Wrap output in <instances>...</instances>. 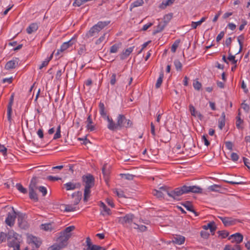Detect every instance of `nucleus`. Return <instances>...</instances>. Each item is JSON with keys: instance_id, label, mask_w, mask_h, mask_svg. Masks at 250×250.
Returning a JSON list of instances; mask_svg holds the SVG:
<instances>
[{"instance_id": "obj_1", "label": "nucleus", "mask_w": 250, "mask_h": 250, "mask_svg": "<svg viewBox=\"0 0 250 250\" xmlns=\"http://www.w3.org/2000/svg\"><path fill=\"white\" fill-rule=\"evenodd\" d=\"M109 23L108 21H99L96 24L93 26L86 33L85 37L87 38L97 37L99 32L106 26Z\"/></svg>"}, {"instance_id": "obj_2", "label": "nucleus", "mask_w": 250, "mask_h": 250, "mask_svg": "<svg viewBox=\"0 0 250 250\" xmlns=\"http://www.w3.org/2000/svg\"><path fill=\"white\" fill-rule=\"evenodd\" d=\"M184 188L185 186H183L181 188H176L171 191L168 190L166 187H161L160 189L166 192L169 197L177 200L181 195L186 193L185 189H184Z\"/></svg>"}, {"instance_id": "obj_3", "label": "nucleus", "mask_w": 250, "mask_h": 250, "mask_svg": "<svg viewBox=\"0 0 250 250\" xmlns=\"http://www.w3.org/2000/svg\"><path fill=\"white\" fill-rule=\"evenodd\" d=\"M75 229L74 226H70L60 233V236L58 239V242H62L63 243L66 244L67 240L71 236V232Z\"/></svg>"}, {"instance_id": "obj_4", "label": "nucleus", "mask_w": 250, "mask_h": 250, "mask_svg": "<svg viewBox=\"0 0 250 250\" xmlns=\"http://www.w3.org/2000/svg\"><path fill=\"white\" fill-rule=\"evenodd\" d=\"M117 121L118 123L119 129L123 127H130L132 125V122L130 120L127 119L124 115L122 114H119L118 116Z\"/></svg>"}, {"instance_id": "obj_5", "label": "nucleus", "mask_w": 250, "mask_h": 250, "mask_svg": "<svg viewBox=\"0 0 250 250\" xmlns=\"http://www.w3.org/2000/svg\"><path fill=\"white\" fill-rule=\"evenodd\" d=\"M37 188V186L35 183L33 182V180H32L29 187V195L30 198L35 201H37L38 200V195L36 193Z\"/></svg>"}, {"instance_id": "obj_6", "label": "nucleus", "mask_w": 250, "mask_h": 250, "mask_svg": "<svg viewBox=\"0 0 250 250\" xmlns=\"http://www.w3.org/2000/svg\"><path fill=\"white\" fill-rule=\"evenodd\" d=\"M134 218V216L133 214L129 213L124 216L118 217V221L119 223L124 225L125 224H130L132 222Z\"/></svg>"}, {"instance_id": "obj_7", "label": "nucleus", "mask_w": 250, "mask_h": 250, "mask_svg": "<svg viewBox=\"0 0 250 250\" xmlns=\"http://www.w3.org/2000/svg\"><path fill=\"white\" fill-rule=\"evenodd\" d=\"M76 42V38L75 37L72 38L69 41L66 42H63L59 49L58 50L57 54H59L60 52H63L68 49L69 47L72 46Z\"/></svg>"}, {"instance_id": "obj_8", "label": "nucleus", "mask_w": 250, "mask_h": 250, "mask_svg": "<svg viewBox=\"0 0 250 250\" xmlns=\"http://www.w3.org/2000/svg\"><path fill=\"white\" fill-rule=\"evenodd\" d=\"M16 217V213L14 210L13 208H12L11 212L8 213L7 217L5 219L6 224L9 226H13L15 223Z\"/></svg>"}, {"instance_id": "obj_9", "label": "nucleus", "mask_w": 250, "mask_h": 250, "mask_svg": "<svg viewBox=\"0 0 250 250\" xmlns=\"http://www.w3.org/2000/svg\"><path fill=\"white\" fill-rule=\"evenodd\" d=\"M83 180L85 183V187L92 188L94 185V178L91 174L83 176Z\"/></svg>"}, {"instance_id": "obj_10", "label": "nucleus", "mask_w": 250, "mask_h": 250, "mask_svg": "<svg viewBox=\"0 0 250 250\" xmlns=\"http://www.w3.org/2000/svg\"><path fill=\"white\" fill-rule=\"evenodd\" d=\"M8 243L9 246L13 248V250H20V243L17 238H10ZM23 250H29V249L26 247Z\"/></svg>"}, {"instance_id": "obj_11", "label": "nucleus", "mask_w": 250, "mask_h": 250, "mask_svg": "<svg viewBox=\"0 0 250 250\" xmlns=\"http://www.w3.org/2000/svg\"><path fill=\"white\" fill-rule=\"evenodd\" d=\"M100 208V214L104 217L109 216L111 214V211L103 202H100L99 204Z\"/></svg>"}, {"instance_id": "obj_12", "label": "nucleus", "mask_w": 250, "mask_h": 250, "mask_svg": "<svg viewBox=\"0 0 250 250\" xmlns=\"http://www.w3.org/2000/svg\"><path fill=\"white\" fill-rule=\"evenodd\" d=\"M86 243L87 248L86 250L84 249L83 250H105L104 248L102 247L93 245L89 237L86 238Z\"/></svg>"}, {"instance_id": "obj_13", "label": "nucleus", "mask_w": 250, "mask_h": 250, "mask_svg": "<svg viewBox=\"0 0 250 250\" xmlns=\"http://www.w3.org/2000/svg\"><path fill=\"white\" fill-rule=\"evenodd\" d=\"M18 223L19 227L21 229H25L27 227L25 214L22 213L18 214Z\"/></svg>"}, {"instance_id": "obj_14", "label": "nucleus", "mask_w": 250, "mask_h": 250, "mask_svg": "<svg viewBox=\"0 0 250 250\" xmlns=\"http://www.w3.org/2000/svg\"><path fill=\"white\" fill-rule=\"evenodd\" d=\"M27 241L29 244L35 245L36 248L39 247L41 244L40 239L32 235H28Z\"/></svg>"}, {"instance_id": "obj_15", "label": "nucleus", "mask_w": 250, "mask_h": 250, "mask_svg": "<svg viewBox=\"0 0 250 250\" xmlns=\"http://www.w3.org/2000/svg\"><path fill=\"white\" fill-rule=\"evenodd\" d=\"M184 189H185L186 193L192 192L195 193H200L202 191V189L199 187L196 186H184Z\"/></svg>"}, {"instance_id": "obj_16", "label": "nucleus", "mask_w": 250, "mask_h": 250, "mask_svg": "<svg viewBox=\"0 0 250 250\" xmlns=\"http://www.w3.org/2000/svg\"><path fill=\"white\" fill-rule=\"evenodd\" d=\"M81 184L79 183H74L69 182L63 185V187L66 190H73L77 188H79Z\"/></svg>"}, {"instance_id": "obj_17", "label": "nucleus", "mask_w": 250, "mask_h": 250, "mask_svg": "<svg viewBox=\"0 0 250 250\" xmlns=\"http://www.w3.org/2000/svg\"><path fill=\"white\" fill-rule=\"evenodd\" d=\"M105 120H106L108 122L107 126L109 130L114 131L115 130L119 129L118 122H117L116 124L115 123L111 118L109 117Z\"/></svg>"}, {"instance_id": "obj_18", "label": "nucleus", "mask_w": 250, "mask_h": 250, "mask_svg": "<svg viewBox=\"0 0 250 250\" xmlns=\"http://www.w3.org/2000/svg\"><path fill=\"white\" fill-rule=\"evenodd\" d=\"M219 218L222 221L225 226H229L234 225L236 220L232 218L219 216Z\"/></svg>"}, {"instance_id": "obj_19", "label": "nucleus", "mask_w": 250, "mask_h": 250, "mask_svg": "<svg viewBox=\"0 0 250 250\" xmlns=\"http://www.w3.org/2000/svg\"><path fill=\"white\" fill-rule=\"evenodd\" d=\"M18 59L15 58L12 60L8 61L5 65V68L6 70H10L14 69L18 65Z\"/></svg>"}, {"instance_id": "obj_20", "label": "nucleus", "mask_w": 250, "mask_h": 250, "mask_svg": "<svg viewBox=\"0 0 250 250\" xmlns=\"http://www.w3.org/2000/svg\"><path fill=\"white\" fill-rule=\"evenodd\" d=\"M233 239L231 241L232 242H235L237 244H239L242 242L243 236L240 233H236L230 235V236L229 237V239Z\"/></svg>"}, {"instance_id": "obj_21", "label": "nucleus", "mask_w": 250, "mask_h": 250, "mask_svg": "<svg viewBox=\"0 0 250 250\" xmlns=\"http://www.w3.org/2000/svg\"><path fill=\"white\" fill-rule=\"evenodd\" d=\"M40 228L46 231H51L55 229V227L53 223H50L42 224Z\"/></svg>"}, {"instance_id": "obj_22", "label": "nucleus", "mask_w": 250, "mask_h": 250, "mask_svg": "<svg viewBox=\"0 0 250 250\" xmlns=\"http://www.w3.org/2000/svg\"><path fill=\"white\" fill-rule=\"evenodd\" d=\"M189 110L192 116L195 117H198L200 120L203 118L202 115L198 111H196L195 107L193 105L190 104L189 105Z\"/></svg>"}, {"instance_id": "obj_23", "label": "nucleus", "mask_w": 250, "mask_h": 250, "mask_svg": "<svg viewBox=\"0 0 250 250\" xmlns=\"http://www.w3.org/2000/svg\"><path fill=\"white\" fill-rule=\"evenodd\" d=\"M71 197L73 199H74L73 203L74 205H77L81 200L82 192L81 191L74 192L72 194Z\"/></svg>"}, {"instance_id": "obj_24", "label": "nucleus", "mask_w": 250, "mask_h": 250, "mask_svg": "<svg viewBox=\"0 0 250 250\" xmlns=\"http://www.w3.org/2000/svg\"><path fill=\"white\" fill-rule=\"evenodd\" d=\"M134 48V46L130 47L123 51L122 53L120 55L121 59L124 60L127 58L133 51Z\"/></svg>"}, {"instance_id": "obj_25", "label": "nucleus", "mask_w": 250, "mask_h": 250, "mask_svg": "<svg viewBox=\"0 0 250 250\" xmlns=\"http://www.w3.org/2000/svg\"><path fill=\"white\" fill-rule=\"evenodd\" d=\"M86 128L89 131H93L95 130V126L93 125L91 115H89L86 120Z\"/></svg>"}, {"instance_id": "obj_26", "label": "nucleus", "mask_w": 250, "mask_h": 250, "mask_svg": "<svg viewBox=\"0 0 250 250\" xmlns=\"http://www.w3.org/2000/svg\"><path fill=\"white\" fill-rule=\"evenodd\" d=\"M167 22L166 21H161L159 22L158 25L156 26V30H154V33L156 34L161 32L166 27Z\"/></svg>"}, {"instance_id": "obj_27", "label": "nucleus", "mask_w": 250, "mask_h": 250, "mask_svg": "<svg viewBox=\"0 0 250 250\" xmlns=\"http://www.w3.org/2000/svg\"><path fill=\"white\" fill-rule=\"evenodd\" d=\"M99 108H100V114L101 117L104 119L105 120L109 116L107 115L106 111L104 109V104L102 103H100L99 104Z\"/></svg>"}, {"instance_id": "obj_28", "label": "nucleus", "mask_w": 250, "mask_h": 250, "mask_svg": "<svg viewBox=\"0 0 250 250\" xmlns=\"http://www.w3.org/2000/svg\"><path fill=\"white\" fill-rule=\"evenodd\" d=\"M38 29V25L36 23H32L27 28L26 31L28 34H31L36 31Z\"/></svg>"}, {"instance_id": "obj_29", "label": "nucleus", "mask_w": 250, "mask_h": 250, "mask_svg": "<svg viewBox=\"0 0 250 250\" xmlns=\"http://www.w3.org/2000/svg\"><path fill=\"white\" fill-rule=\"evenodd\" d=\"M152 193L153 195L155 196L158 198H162L164 197V195L167 193L163 190L160 189V188L158 190L155 189L153 191Z\"/></svg>"}, {"instance_id": "obj_30", "label": "nucleus", "mask_w": 250, "mask_h": 250, "mask_svg": "<svg viewBox=\"0 0 250 250\" xmlns=\"http://www.w3.org/2000/svg\"><path fill=\"white\" fill-rule=\"evenodd\" d=\"M185 241V237L181 235L177 236L176 237H174L173 242L178 245H181L183 244Z\"/></svg>"}, {"instance_id": "obj_31", "label": "nucleus", "mask_w": 250, "mask_h": 250, "mask_svg": "<svg viewBox=\"0 0 250 250\" xmlns=\"http://www.w3.org/2000/svg\"><path fill=\"white\" fill-rule=\"evenodd\" d=\"M207 19V17H202L200 21L197 22L192 21L191 23V28L192 29H196L198 26L200 25L203 22H204Z\"/></svg>"}, {"instance_id": "obj_32", "label": "nucleus", "mask_w": 250, "mask_h": 250, "mask_svg": "<svg viewBox=\"0 0 250 250\" xmlns=\"http://www.w3.org/2000/svg\"><path fill=\"white\" fill-rule=\"evenodd\" d=\"M76 205H63L64 208V211L65 212H71L74 211L76 210Z\"/></svg>"}, {"instance_id": "obj_33", "label": "nucleus", "mask_w": 250, "mask_h": 250, "mask_svg": "<svg viewBox=\"0 0 250 250\" xmlns=\"http://www.w3.org/2000/svg\"><path fill=\"white\" fill-rule=\"evenodd\" d=\"M90 188H91L89 187H85L84 188L83 197V200L84 202H87L88 198L90 197L91 192Z\"/></svg>"}, {"instance_id": "obj_34", "label": "nucleus", "mask_w": 250, "mask_h": 250, "mask_svg": "<svg viewBox=\"0 0 250 250\" xmlns=\"http://www.w3.org/2000/svg\"><path fill=\"white\" fill-rule=\"evenodd\" d=\"M58 243L59 244H54L51 247L52 250H60L66 245L62 242H58Z\"/></svg>"}, {"instance_id": "obj_35", "label": "nucleus", "mask_w": 250, "mask_h": 250, "mask_svg": "<svg viewBox=\"0 0 250 250\" xmlns=\"http://www.w3.org/2000/svg\"><path fill=\"white\" fill-rule=\"evenodd\" d=\"M243 123V120H242L239 116V114L236 117V126L237 128L242 129L243 127L242 124Z\"/></svg>"}, {"instance_id": "obj_36", "label": "nucleus", "mask_w": 250, "mask_h": 250, "mask_svg": "<svg viewBox=\"0 0 250 250\" xmlns=\"http://www.w3.org/2000/svg\"><path fill=\"white\" fill-rule=\"evenodd\" d=\"M144 3L143 0H136L133 2H132L130 5V10H132L133 8L137 7L140 6L142 5Z\"/></svg>"}, {"instance_id": "obj_37", "label": "nucleus", "mask_w": 250, "mask_h": 250, "mask_svg": "<svg viewBox=\"0 0 250 250\" xmlns=\"http://www.w3.org/2000/svg\"><path fill=\"white\" fill-rule=\"evenodd\" d=\"M204 229H209L211 232H213L215 230L216 227L214 222H211L208 224L207 226H204Z\"/></svg>"}, {"instance_id": "obj_38", "label": "nucleus", "mask_w": 250, "mask_h": 250, "mask_svg": "<svg viewBox=\"0 0 250 250\" xmlns=\"http://www.w3.org/2000/svg\"><path fill=\"white\" fill-rule=\"evenodd\" d=\"M163 77H164V74L163 73H161L160 74L159 77L157 80L156 83L155 85V86L157 88H159L160 87V86L161 85V84L163 82Z\"/></svg>"}, {"instance_id": "obj_39", "label": "nucleus", "mask_w": 250, "mask_h": 250, "mask_svg": "<svg viewBox=\"0 0 250 250\" xmlns=\"http://www.w3.org/2000/svg\"><path fill=\"white\" fill-rule=\"evenodd\" d=\"M243 40H244V37L242 35L238 36L237 38V41L239 44L240 48H239V50L238 52L236 53L237 54L239 53L242 50V48H243L242 41Z\"/></svg>"}, {"instance_id": "obj_40", "label": "nucleus", "mask_w": 250, "mask_h": 250, "mask_svg": "<svg viewBox=\"0 0 250 250\" xmlns=\"http://www.w3.org/2000/svg\"><path fill=\"white\" fill-rule=\"evenodd\" d=\"M220 188V187L216 184H214L213 185H211L210 186H209L208 188V190L209 191H218L219 190V189Z\"/></svg>"}, {"instance_id": "obj_41", "label": "nucleus", "mask_w": 250, "mask_h": 250, "mask_svg": "<svg viewBox=\"0 0 250 250\" xmlns=\"http://www.w3.org/2000/svg\"><path fill=\"white\" fill-rule=\"evenodd\" d=\"M61 125H59L57 128L56 132L54 135L53 139L56 140L61 137Z\"/></svg>"}, {"instance_id": "obj_42", "label": "nucleus", "mask_w": 250, "mask_h": 250, "mask_svg": "<svg viewBox=\"0 0 250 250\" xmlns=\"http://www.w3.org/2000/svg\"><path fill=\"white\" fill-rule=\"evenodd\" d=\"M37 189H38L39 192L42 193L43 196H44L46 195L47 190L46 188L43 186H39L37 187Z\"/></svg>"}, {"instance_id": "obj_43", "label": "nucleus", "mask_w": 250, "mask_h": 250, "mask_svg": "<svg viewBox=\"0 0 250 250\" xmlns=\"http://www.w3.org/2000/svg\"><path fill=\"white\" fill-rule=\"evenodd\" d=\"M87 1H88L87 0H75L73 5L75 6L79 7Z\"/></svg>"}, {"instance_id": "obj_44", "label": "nucleus", "mask_w": 250, "mask_h": 250, "mask_svg": "<svg viewBox=\"0 0 250 250\" xmlns=\"http://www.w3.org/2000/svg\"><path fill=\"white\" fill-rule=\"evenodd\" d=\"M17 189L22 193H26L27 190L21 184H17L16 185Z\"/></svg>"}, {"instance_id": "obj_45", "label": "nucleus", "mask_w": 250, "mask_h": 250, "mask_svg": "<svg viewBox=\"0 0 250 250\" xmlns=\"http://www.w3.org/2000/svg\"><path fill=\"white\" fill-rule=\"evenodd\" d=\"M119 47V44H115L113 45L110 48V52L111 53H116L118 51Z\"/></svg>"}, {"instance_id": "obj_46", "label": "nucleus", "mask_w": 250, "mask_h": 250, "mask_svg": "<svg viewBox=\"0 0 250 250\" xmlns=\"http://www.w3.org/2000/svg\"><path fill=\"white\" fill-rule=\"evenodd\" d=\"M179 43H180V40H176L172 44V45L171 47V51L173 53L175 52V51L179 45Z\"/></svg>"}, {"instance_id": "obj_47", "label": "nucleus", "mask_w": 250, "mask_h": 250, "mask_svg": "<svg viewBox=\"0 0 250 250\" xmlns=\"http://www.w3.org/2000/svg\"><path fill=\"white\" fill-rule=\"evenodd\" d=\"M193 86L195 89L199 90L201 88L202 84L198 81H194L193 83Z\"/></svg>"}, {"instance_id": "obj_48", "label": "nucleus", "mask_w": 250, "mask_h": 250, "mask_svg": "<svg viewBox=\"0 0 250 250\" xmlns=\"http://www.w3.org/2000/svg\"><path fill=\"white\" fill-rule=\"evenodd\" d=\"M174 64L177 70H181L182 65L181 62L178 60H175Z\"/></svg>"}, {"instance_id": "obj_49", "label": "nucleus", "mask_w": 250, "mask_h": 250, "mask_svg": "<svg viewBox=\"0 0 250 250\" xmlns=\"http://www.w3.org/2000/svg\"><path fill=\"white\" fill-rule=\"evenodd\" d=\"M12 110L11 105H9L7 107V118L9 122H11V114H12Z\"/></svg>"}, {"instance_id": "obj_50", "label": "nucleus", "mask_w": 250, "mask_h": 250, "mask_svg": "<svg viewBox=\"0 0 250 250\" xmlns=\"http://www.w3.org/2000/svg\"><path fill=\"white\" fill-rule=\"evenodd\" d=\"M0 152L5 157L7 155V148L2 145L0 144Z\"/></svg>"}, {"instance_id": "obj_51", "label": "nucleus", "mask_w": 250, "mask_h": 250, "mask_svg": "<svg viewBox=\"0 0 250 250\" xmlns=\"http://www.w3.org/2000/svg\"><path fill=\"white\" fill-rule=\"evenodd\" d=\"M51 59V58L49 59H46L44 61H43L39 66V69H42L43 67L47 66L49 63V62L50 61Z\"/></svg>"}, {"instance_id": "obj_52", "label": "nucleus", "mask_w": 250, "mask_h": 250, "mask_svg": "<svg viewBox=\"0 0 250 250\" xmlns=\"http://www.w3.org/2000/svg\"><path fill=\"white\" fill-rule=\"evenodd\" d=\"M135 227L134 229H139L142 231H144L146 229V227L144 225H139L136 224H134Z\"/></svg>"}, {"instance_id": "obj_53", "label": "nucleus", "mask_w": 250, "mask_h": 250, "mask_svg": "<svg viewBox=\"0 0 250 250\" xmlns=\"http://www.w3.org/2000/svg\"><path fill=\"white\" fill-rule=\"evenodd\" d=\"M228 59L231 62V63L233 64H236V63H237V60H236L235 59V56H233V55H232L231 54H229L228 58Z\"/></svg>"}, {"instance_id": "obj_54", "label": "nucleus", "mask_w": 250, "mask_h": 250, "mask_svg": "<svg viewBox=\"0 0 250 250\" xmlns=\"http://www.w3.org/2000/svg\"><path fill=\"white\" fill-rule=\"evenodd\" d=\"M218 233L220 236L222 237L223 238H225L228 236L229 233L227 231H219Z\"/></svg>"}, {"instance_id": "obj_55", "label": "nucleus", "mask_w": 250, "mask_h": 250, "mask_svg": "<svg viewBox=\"0 0 250 250\" xmlns=\"http://www.w3.org/2000/svg\"><path fill=\"white\" fill-rule=\"evenodd\" d=\"M225 125V120L224 119H220L219 120V124H218V127L220 128V129H222L223 127Z\"/></svg>"}, {"instance_id": "obj_56", "label": "nucleus", "mask_w": 250, "mask_h": 250, "mask_svg": "<svg viewBox=\"0 0 250 250\" xmlns=\"http://www.w3.org/2000/svg\"><path fill=\"white\" fill-rule=\"evenodd\" d=\"M202 141L204 143V145L206 146H208L210 144V143L209 142L207 138V136L206 135H203L202 137Z\"/></svg>"}, {"instance_id": "obj_57", "label": "nucleus", "mask_w": 250, "mask_h": 250, "mask_svg": "<svg viewBox=\"0 0 250 250\" xmlns=\"http://www.w3.org/2000/svg\"><path fill=\"white\" fill-rule=\"evenodd\" d=\"M116 82V74H113L111 76V80L110 81L111 85H114Z\"/></svg>"}, {"instance_id": "obj_58", "label": "nucleus", "mask_w": 250, "mask_h": 250, "mask_svg": "<svg viewBox=\"0 0 250 250\" xmlns=\"http://www.w3.org/2000/svg\"><path fill=\"white\" fill-rule=\"evenodd\" d=\"M231 159L232 161L236 162L238 160L239 156L236 153H232L230 155Z\"/></svg>"}, {"instance_id": "obj_59", "label": "nucleus", "mask_w": 250, "mask_h": 250, "mask_svg": "<svg viewBox=\"0 0 250 250\" xmlns=\"http://www.w3.org/2000/svg\"><path fill=\"white\" fill-rule=\"evenodd\" d=\"M242 24L240 25L239 29L240 31H242L245 25L247 24L248 22L245 20H242Z\"/></svg>"}, {"instance_id": "obj_60", "label": "nucleus", "mask_w": 250, "mask_h": 250, "mask_svg": "<svg viewBox=\"0 0 250 250\" xmlns=\"http://www.w3.org/2000/svg\"><path fill=\"white\" fill-rule=\"evenodd\" d=\"M105 34H104L103 36L100 37L96 42V44H100L101 42H102L105 39Z\"/></svg>"}, {"instance_id": "obj_61", "label": "nucleus", "mask_w": 250, "mask_h": 250, "mask_svg": "<svg viewBox=\"0 0 250 250\" xmlns=\"http://www.w3.org/2000/svg\"><path fill=\"white\" fill-rule=\"evenodd\" d=\"M224 36V32H221L216 37V41L217 42H219L220 41L222 40V39L223 38Z\"/></svg>"}, {"instance_id": "obj_62", "label": "nucleus", "mask_w": 250, "mask_h": 250, "mask_svg": "<svg viewBox=\"0 0 250 250\" xmlns=\"http://www.w3.org/2000/svg\"><path fill=\"white\" fill-rule=\"evenodd\" d=\"M153 25V23L149 22L145 24L142 28V30L146 31L148 28L151 27Z\"/></svg>"}, {"instance_id": "obj_63", "label": "nucleus", "mask_w": 250, "mask_h": 250, "mask_svg": "<svg viewBox=\"0 0 250 250\" xmlns=\"http://www.w3.org/2000/svg\"><path fill=\"white\" fill-rule=\"evenodd\" d=\"M12 80L13 78L12 77L10 78H5L2 80V82L3 83H11L12 82Z\"/></svg>"}, {"instance_id": "obj_64", "label": "nucleus", "mask_w": 250, "mask_h": 250, "mask_svg": "<svg viewBox=\"0 0 250 250\" xmlns=\"http://www.w3.org/2000/svg\"><path fill=\"white\" fill-rule=\"evenodd\" d=\"M106 203H107V204L110 206L112 208H114L115 207V205L114 204V203L112 201V199H109V198H107L106 200Z\"/></svg>"}]
</instances>
